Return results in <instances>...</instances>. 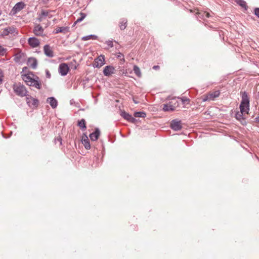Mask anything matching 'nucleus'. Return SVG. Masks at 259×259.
Wrapping results in <instances>:
<instances>
[{"instance_id": "obj_37", "label": "nucleus", "mask_w": 259, "mask_h": 259, "mask_svg": "<svg viewBox=\"0 0 259 259\" xmlns=\"http://www.w3.org/2000/svg\"><path fill=\"white\" fill-rule=\"evenodd\" d=\"M117 58L120 59L121 60H123V61H124V56L120 53H118V55H117Z\"/></svg>"}, {"instance_id": "obj_5", "label": "nucleus", "mask_w": 259, "mask_h": 259, "mask_svg": "<svg viewBox=\"0 0 259 259\" xmlns=\"http://www.w3.org/2000/svg\"><path fill=\"white\" fill-rule=\"evenodd\" d=\"M27 104L30 107H37L38 105V100L29 95L26 98Z\"/></svg>"}, {"instance_id": "obj_24", "label": "nucleus", "mask_w": 259, "mask_h": 259, "mask_svg": "<svg viewBox=\"0 0 259 259\" xmlns=\"http://www.w3.org/2000/svg\"><path fill=\"white\" fill-rule=\"evenodd\" d=\"M127 20L126 19H121L119 23V27L121 30H124L126 27Z\"/></svg>"}, {"instance_id": "obj_1", "label": "nucleus", "mask_w": 259, "mask_h": 259, "mask_svg": "<svg viewBox=\"0 0 259 259\" xmlns=\"http://www.w3.org/2000/svg\"><path fill=\"white\" fill-rule=\"evenodd\" d=\"M22 78L27 85L39 90L41 88V82L39 78L32 72H29L27 74H22Z\"/></svg>"}, {"instance_id": "obj_9", "label": "nucleus", "mask_w": 259, "mask_h": 259, "mask_svg": "<svg viewBox=\"0 0 259 259\" xmlns=\"http://www.w3.org/2000/svg\"><path fill=\"white\" fill-rule=\"evenodd\" d=\"M115 69L111 65H108L105 67L103 70V74L106 76H109L111 74L115 73Z\"/></svg>"}, {"instance_id": "obj_40", "label": "nucleus", "mask_w": 259, "mask_h": 259, "mask_svg": "<svg viewBox=\"0 0 259 259\" xmlns=\"http://www.w3.org/2000/svg\"><path fill=\"white\" fill-rule=\"evenodd\" d=\"M46 77L50 78L51 76V73L48 70H46Z\"/></svg>"}, {"instance_id": "obj_26", "label": "nucleus", "mask_w": 259, "mask_h": 259, "mask_svg": "<svg viewBox=\"0 0 259 259\" xmlns=\"http://www.w3.org/2000/svg\"><path fill=\"white\" fill-rule=\"evenodd\" d=\"M80 17L77 19V20L75 21L73 25H76L77 23L81 22L86 17L87 15L85 13L80 12L79 13Z\"/></svg>"}, {"instance_id": "obj_22", "label": "nucleus", "mask_w": 259, "mask_h": 259, "mask_svg": "<svg viewBox=\"0 0 259 259\" xmlns=\"http://www.w3.org/2000/svg\"><path fill=\"white\" fill-rule=\"evenodd\" d=\"M15 29L14 27H8L4 29L2 32V35H8L10 33H13Z\"/></svg>"}, {"instance_id": "obj_11", "label": "nucleus", "mask_w": 259, "mask_h": 259, "mask_svg": "<svg viewBox=\"0 0 259 259\" xmlns=\"http://www.w3.org/2000/svg\"><path fill=\"white\" fill-rule=\"evenodd\" d=\"M52 11H46L44 10H42L41 13L39 15L38 20L40 22L44 20L47 17H48L49 18L52 17V15L51 14Z\"/></svg>"}, {"instance_id": "obj_12", "label": "nucleus", "mask_w": 259, "mask_h": 259, "mask_svg": "<svg viewBox=\"0 0 259 259\" xmlns=\"http://www.w3.org/2000/svg\"><path fill=\"white\" fill-rule=\"evenodd\" d=\"M25 6V4L22 2L17 3L13 8L12 12L13 14H16L22 10L24 8Z\"/></svg>"}, {"instance_id": "obj_23", "label": "nucleus", "mask_w": 259, "mask_h": 259, "mask_svg": "<svg viewBox=\"0 0 259 259\" xmlns=\"http://www.w3.org/2000/svg\"><path fill=\"white\" fill-rule=\"evenodd\" d=\"M172 103L169 102L168 104H163V110L164 111H173L175 110L174 108H173L172 104Z\"/></svg>"}, {"instance_id": "obj_17", "label": "nucleus", "mask_w": 259, "mask_h": 259, "mask_svg": "<svg viewBox=\"0 0 259 259\" xmlns=\"http://www.w3.org/2000/svg\"><path fill=\"white\" fill-rule=\"evenodd\" d=\"M81 142L86 149H90L91 148L89 140L85 134H84L82 136Z\"/></svg>"}, {"instance_id": "obj_29", "label": "nucleus", "mask_w": 259, "mask_h": 259, "mask_svg": "<svg viewBox=\"0 0 259 259\" xmlns=\"http://www.w3.org/2000/svg\"><path fill=\"white\" fill-rule=\"evenodd\" d=\"M78 125L82 129H86L85 121L84 119H81L78 122Z\"/></svg>"}, {"instance_id": "obj_25", "label": "nucleus", "mask_w": 259, "mask_h": 259, "mask_svg": "<svg viewBox=\"0 0 259 259\" xmlns=\"http://www.w3.org/2000/svg\"><path fill=\"white\" fill-rule=\"evenodd\" d=\"M133 70H134V73H135V74L138 77H141L142 74H141V70H140V68L138 66H137L136 65H134V67H133Z\"/></svg>"}, {"instance_id": "obj_14", "label": "nucleus", "mask_w": 259, "mask_h": 259, "mask_svg": "<svg viewBox=\"0 0 259 259\" xmlns=\"http://www.w3.org/2000/svg\"><path fill=\"white\" fill-rule=\"evenodd\" d=\"M28 42L29 45L32 48L38 47L40 44L39 40L34 37H30L28 40Z\"/></svg>"}, {"instance_id": "obj_45", "label": "nucleus", "mask_w": 259, "mask_h": 259, "mask_svg": "<svg viewBox=\"0 0 259 259\" xmlns=\"http://www.w3.org/2000/svg\"><path fill=\"white\" fill-rule=\"evenodd\" d=\"M159 68V66L158 65H155L153 67V69L155 70L158 69Z\"/></svg>"}, {"instance_id": "obj_19", "label": "nucleus", "mask_w": 259, "mask_h": 259, "mask_svg": "<svg viewBox=\"0 0 259 259\" xmlns=\"http://www.w3.org/2000/svg\"><path fill=\"white\" fill-rule=\"evenodd\" d=\"M69 31V27H59L55 29L54 33L57 34L59 33H63L65 34Z\"/></svg>"}, {"instance_id": "obj_39", "label": "nucleus", "mask_w": 259, "mask_h": 259, "mask_svg": "<svg viewBox=\"0 0 259 259\" xmlns=\"http://www.w3.org/2000/svg\"><path fill=\"white\" fill-rule=\"evenodd\" d=\"M254 14L259 18V8H257L254 9Z\"/></svg>"}, {"instance_id": "obj_41", "label": "nucleus", "mask_w": 259, "mask_h": 259, "mask_svg": "<svg viewBox=\"0 0 259 259\" xmlns=\"http://www.w3.org/2000/svg\"><path fill=\"white\" fill-rule=\"evenodd\" d=\"M55 142L57 143V142H59L60 143V145L62 144V139L60 137H58L56 139H55Z\"/></svg>"}, {"instance_id": "obj_8", "label": "nucleus", "mask_w": 259, "mask_h": 259, "mask_svg": "<svg viewBox=\"0 0 259 259\" xmlns=\"http://www.w3.org/2000/svg\"><path fill=\"white\" fill-rule=\"evenodd\" d=\"M69 68L66 63H63L59 65L58 71L62 76L66 75L69 71Z\"/></svg>"}, {"instance_id": "obj_3", "label": "nucleus", "mask_w": 259, "mask_h": 259, "mask_svg": "<svg viewBox=\"0 0 259 259\" xmlns=\"http://www.w3.org/2000/svg\"><path fill=\"white\" fill-rule=\"evenodd\" d=\"M13 90L16 95L20 97H26L29 95H28V91L27 90L26 87L23 84H21V83L14 84Z\"/></svg>"}, {"instance_id": "obj_18", "label": "nucleus", "mask_w": 259, "mask_h": 259, "mask_svg": "<svg viewBox=\"0 0 259 259\" xmlns=\"http://www.w3.org/2000/svg\"><path fill=\"white\" fill-rule=\"evenodd\" d=\"M100 134V131L99 128H96L94 132L90 135V138L93 141H95L98 140Z\"/></svg>"}, {"instance_id": "obj_16", "label": "nucleus", "mask_w": 259, "mask_h": 259, "mask_svg": "<svg viewBox=\"0 0 259 259\" xmlns=\"http://www.w3.org/2000/svg\"><path fill=\"white\" fill-rule=\"evenodd\" d=\"M47 102L49 103L53 109L56 108L58 106V101L54 97H49L47 99Z\"/></svg>"}, {"instance_id": "obj_15", "label": "nucleus", "mask_w": 259, "mask_h": 259, "mask_svg": "<svg viewBox=\"0 0 259 259\" xmlns=\"http://www.w3.org/2000/svg\"><path fill=\"white\" fill-rule=\"evenodd\" d=\"M27 65L33 69H35L37 68V61L35 58H29L27 60Z\"/></svg>"}, {"instance_id": "obj_44", "label": "nucleus", "mask_w": 259, "mask_h": 259, "mask_svg": "<svg viewBox=\"0 0 259 259\" xmlns=\"http://www.w3.org/2000/svg\"><path fill=\"white\" fill-rule=\"evenodd\" d=\"M204 15L207 18H209L210 17V14L207 12H204Z\"/></svg>"}, {"instance_id": "obj_6", "label": "nucleus", "mask_w": 259, "mask_h": 259, "mask_svg": "<svg viewBox=\"0 0 259 259\" xmlns=\"http://www.w3.org/2000/svg\"><path fill=\"white\" fill-rule=\"evenodd\" d=\"M14 60L19 64H22L26 61V55L24 53L20 52L15 54Z\"/></svg>"}, {"instance_id": "obj_21", "label": "nucleus", "mask_w": 259, "mask_h": 259, "mask_svg": "<svg viewBox=\"0 0 259 259\" xmlns=\"http://www.w3.org/2000/svg\"><path fill=\"white\" fill-rule=\"evenodd\" d=\"M33 32L36 35H42L44 32V29L41 26H40L39 25H37L34 27L33 29Z\"/></svg>"}, {"instance_id": "obj_42", "label": "nucleus", "mask_w": 259, "mask_h": 259, "mask_svg": "<svg viewBox=\"0 0 259 259\" xmlns=\"http://www.w3.org/2000/svg\"><path fill=\"white\" fill-rule=\"evenodd\" d=\"M3 77V72L0 71V84L2 83Z\"/></svg>"}, {"instance_id": "obj_31", "label": "nucleus", "mask_w": 259, "mask_h": 259, "mask_svg": "<svg viewBox=\"0 0 259 259\" xmlns=\"http://www.w3.org/2000/svg\"><path fill=\"white\" fill-rule=\"evenodd\" d=\"M169 102L172 103L171 104L175 110L177 107L179 106V102L178 101L176 100L175 98L172 99V100Z\"/></svg>"}, {"instance_id": "obj_35", "label": "nucleus", "mask_w": 259, "mask_h": 259, "mask_svg": "<svg viewBox=\"0 0 259 259\" xmlns=\"http://www.w3.org/2000/svg\"><path fill=\"white\" fill-rule=\"evenodd\" d=\"M76 64V61L75 60H73L70 63V67H71L72 69H73L74 70L76 69L77 68Z\"/></svg>"}, {"instance_id": "obj_20", "label": "nucleus", "mask_w": 259, "mask_h": 259, "mask_svg": "<svg viewBox=\"0 0 259 259\" xmlns=\"http://www.w3.org/2000/svg\"><path fill=\"white\" fill-rule=\"evenodd\" d=\"M244 113V112H242L241 111H240V112H237L235 114V118H236V119L240 121V122L243 125H244L246 123V121L243 116V114Z\"/></svg>"}, {"instance_id": "obj_32", "label": "nucleus", "mask_w": 259, "mask_h": 259, "mask_svg": "<svg viewBox=\"0 0 259 259\" xmlns=\"http://www.w3.org/2000/svg\"><path fill=\"white\" fill-rule=\"evenodd\" d=\"M121 116L124 118L125 119L127 120V121L129 120L130 118L132 116L130 114L126 113L125 111L121 112Z\"/></svg>"}, {"instance_id": "obj_2", "label": "nucleus", "mask_w": 259, "mask_h": 259, "mask_svg": "<svg viewBox=\"0 0 259 259\" xmlns=\"http://www.w3.org/2000/svg\"><path fill=\"white\" fill-rule=\"evenodd\" d=\"M239 108L242 112L248 114L249 110V100L246 92L241 93V102Z\"/></svg>"}, {"instance_id": "obj_27", "label": "nucleus", "mask_w": 259, "mask_h": 259, "mask_svg": "<svg viewBox=\"0 0 259 259\" xmlns=\"http://www.w3.org/2000/svg\"><path fill=\"white\" fill-rule=\"evenodd\" d=\"M235 2L242 7V8H245V10H247V6L246 2L243 0H235Z\"/></svg>"}, {"instance_id": "obj_30", "label": "nucleus", "mask_w": 259, "mask_h": 259, "mask_svg": "<svg viewBox=\"0 0 259 259\" xmlns=\"http://www.w3.org/2000/svg\"><path fill=\"white\" fill-rule=\"evenodd\" d=\"M134 116L136 117H142L144 118L146 116V114L144 112H136L134 113Z\"/></svg>"}, {"instance_id": "obj_36", "label": "nucleus", "mask_w": 259, "mask_h": 259, "mask_svg": "<svg viewBox=\"0 0 259 259\" xmlns=\"http://www.w3.org/2000/svg\"><path fill=\"white\" fill-rule=\"evenodd\" d=\"M6 50L0 46V55H4L6 53Z\"/></svg>"}, {"instance_id": "obj_7", "label": "nucleus", "mask_w": 259, "mask_h": 259, "mask_svg": "<svg viewBox=\"0 0 259 259\" xmlns=\"http://www.w3.org/2000/svg\"><path fill=\"white\" fill-rule=\"evenodd\" d=\"M105 64V56L103 55H100L94 60L93 66L94 67L100 68Z\"/></svg>"}, {"instance_id": "obj_33", "label": "nucleus", "mask_w": 259, "mask_h": 259, "mask_svg": "<svg viewBox=\"0 0 259 259\" xmlns=\"http://www.w3.org/2000/svg\"><path fill=\"white\" fill-rule=\"evenodd\" d=\"M113 40H108L105 41V44L108 46L107 48H106V49H109V48L113 47Z\"/></svg>"}, {"instance_id": "obj_28", "label": "nucleus", "mask_w": 259, "mask_h": 259, "mask_svg": "<svg viewBox=\"0 0 259 259\" xmlns=\"http://www.w3.org/2000/svg\"><path fill=\"white\" fill-rule=\"evenodd\" d=\"M97 36L95 35H87V36H83L82 37V40H88L90 39H97Z\"/></svg>"}, {"instance_id": "obj_4", "label": "nucleus", "mask_w": 259, "mask_h": 259, "mask_svg": "<svg viewBox=\"0 0 259 259\" xmlns=\"http://www.w3.org/2000/svg\"><path fill=\"white\" fill-rule=\"evenodd\" d=\"M220 95V91H215L212 92H209L206 95H204L202 96V101L206 102L208 101H213L216 98L218 97Z\"/></svg>"}, {"instance_id": "obj_38", "label": "nucleus", "mask_w": 259, "mask_h": 259, "mask_svg": "<svg viewBox=\"0 0 259 259\" xmlns=\"http://www.w3.org/2000/svg\"><path fill=\"white\" fill-rule=\"evenodd\" d=\"M137 120L132 116L130 118V119L128 120L129 122H131L132 123H135L136 122Z\"/></svg>"}, {"instance_id": "obj_43", "label": "nucleus", "mask_w": 259, "mask_h": 259, "mask_svg": "<svg viewBox=\"0 0 259 259\" xmlns=\"http://www.w3.org/2000/svg\"><path fill=\"white\" fill-rule=\"evenodd\" d=\"M27 67H23V69H22V72L21 73V75H22V74H26V73H24V72L25 71H26V70H27Z\"/></svg>"}, {"instance_id": "obj_13", "label": "nucleus", "mask_w": 259, "mask_h": 259, "mask_svg": "<svg viewBox=\"0 0 259 259\" xmlns=\"http://www.w3.org/2000/svg\"><path fill=\"white\" fill-rule=\"evenodd\" d=\"M44 54L48 57L52 58L54 57V52L51 47L48 45H46L44 47Z\"/></svg>"}, {"instance_id": "obj_34", "label": "nucleus", "mask_w": 259, "mask_h": 259, "mask_svg": "<svg viewBox=\"0 0 259 259\" xmlns=\"http://www.w3.org/2000/svg\"><path fill=\"white\" fill-rule=\"evenodd\" d=\"M178 99H180L183 104H189L190 102L189 99L186 97H182V98H178Z\"/></svg>"}, {"instance_id": "obj_10", "label": "nucleus", "mask_w": 259, "mask_h": 259, "mask_svg": "<svg viewBox=\"0 0 259 259\" xmlns=\"http://www.w3.org/2000/svg\"><path fill=\"white\" fill-rule=\"evenodd\" d=\"M170 127L176 131L181 130L182 126L181 125V121H178L176 119L172 120L170 123Z\"/></svg>"}]
</instances>
